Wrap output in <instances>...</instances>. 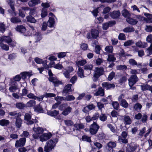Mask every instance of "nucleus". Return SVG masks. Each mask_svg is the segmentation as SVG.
<instances>
[{"instance_id": "obj_3", "label": "nucleus", "mask_w": 152, "mask_h": 152, "mask_svg": "<svg viewBox=\"0 0 152 152\" xmlns=\"http://www.w3.org/2000/svg\"><path fill=\"white\" fill-rule=\"evenodd\" d=\"M99 32L98 30L95 28H92L90 32L87 33L86 37L88 39H96L99 37Z\"/></svg>"}, {"instance_id": "obj_63", "label": "nucleus", "mask_w": 152, "mask_h": 152, "mask_svg": "<svg viewBox=\"0 0 152 152\" xmlns=\"http://www.w3.org/2000/svg\"><path fill=\"white\" fill-rule=\"evenodd\" d=\"M107 127L109 128L111 131L115 133L116 132L115 127L111 124H109L107 125Z\"/></svg>"}, {"instance_id": "obj_20", "label": "nucleus", "mask_w": 152, "mask_h": 152, "mask_svg": "<svg viewBox=\"0 0 152 152\" xmlns=\"http://www.w3.org/2000/svg\"><path fill=\"white\" fill-rule=\"evenodd\" d=\"M85 125L83 124L80 123L79 124H75L74 125L73 130L74 131L79 130L83 129Z\"/></svg>"}, {"instance_id": "obj_9", "label": "nucleus", "mask_w": 152, "mask_h": 152, "mask_svg": "<svg viewBox=\"0 0 152 152\" xmlns=\"http://www.w3.org/2000/svg\"><path fill=\"white\" fill-rule=\"evenodd\" d=\"M116 145L115 142L110 141L107 143L106 148L108 151V152H113V148H115Z\"/></svg>"}, {"instance_id": "obj_60", "label": "nucleus", "mask_w": 152, "mask_h": 152, "mask_svg": "<svg viewBox=\"0 0 152 152\" xmlns=\"http://www.w3.org/2000/svg\"><path fill=\"white\" fill-rule=\"evenodd\" d=\"M66 52H61L58 53V57L59 58H62L66 56Z\"/></svg>"}, {"instance_id": "obj_62", "label": "nucleus", "mask_w": 152, "mask_h": 152, "mask_svg": "<svg viewBox=\"0 0 152 152\" xmlns=\"http://www.w3.org/2000/svg\"><path fill=\"white\" fill-rule=\"evenodd\" d=\"M35 35L37 37V40L38 41H40L42 39V35L39 32H36Z\"/></svg>"}, {"instance_id": "obj_34", "label": "nucleus", "mask_w": 152, "mask_h": 152, "mask_svg": "<svg viewBox=\"0 0 152 152\" xmlns=\"http://www.w3.org/2000/svg\"><path fill=\"white\" fill-rule=\"evenodd\" d=\"M10 121L6 119H2L0 121V125L2 126H7L9 124Z\"/></svg>"}, {"instance_id": "obj_14", "label": "nucleus", "mask_w": 152, "mask_h": 152, "mask_svg": "<svg viewBox=\"0 0 152 152\" xmlns=\"http://www.w3.org/2000/svg\"><path fill=\"white\" fill-rule=\"evenodd\" d=\"M48 79L50 81L54 84L55 86H58L59 85L62 84V82L61 81L53 77H49Z\"/></svg>"}, {"instance_id": "obj_15", "label": "nucleus", "mask_w": 152, "mask_h": 152, "mask_svg": "<svg viewBox=\"0 0 152 152\" xmlns=\"http://www.w3.org/2000/svg\"><path fill=\"white\" fill-rule=\"evenodd\" d=\"M121 15V13L119 10L113 11L110 13V15L113 19H116L119 18Z\"/></svg>"}, {"instance_id": "obj_23", "label": "nucleus", "mask_w": 152, "mask_h": 152, "mask_svg": "<svg viewBox=\"0 0 152 152\" xmlns=\"http://www.w3.org/2000/svg\"><path fill=\"white\" fill-rule=\"evenodd\" d=\"M22 123V120L20 117L16 118L15 125L17 128H20L21 126Z\"/></svg>"}, {"instance_id": "obj_16", "label": "nucleus", "mask_w": 152, "mask_h": 152, "mask_svg": "<svg viewBox=\"0 0 152 152\" xmlns=\"http://www.w3.org/2000/svg\"><path fill=\"white\" fill-rule=\"evenodd\" d=\"M47 22L48 24V27L50 28L54 27L55 28V21L54 17H50L48 21Z\"/></svg>"}, {"instance_id": "obj_30", "label": "nucleus", "mask_w": 152, "mask_h": 152, "mask_svg": "<svg viewBox=\"0 0 152 152\" xmlns=\"http://www.w3.org/2000/svg\"><path fill=\"white\" fill-rule=\"evenodd\" d=\"M104 50L107 53H112L113 51V48L112 45H108L105 47Z\"/></svg>"}, {"instance_id": "obj_38", "label": "nucleus", "mask_w": 152, "mask_h": 152, "mask_svg": "<svg viewBox=\"0 0 152 152\" xmlns=\"http://www.w3.org/2000/svg\"><path fill=\"white\" fill-rule=\"evenodd\" d=\"M77 75L78 76L81 78H83L84 77V71L81 67H79L77 71Z\"/></svg>"}, {"instance_id": "obj_24", "label": "nucleus", "mask_w": 152, "mask_h": 152, "mask_svg": "<svg viewBox=\"0 0 152 152\" xmlns=\"http://www.w3.org/2000/svg\"><path fill=\"white\" fill-rule=\"evenodd\" d=\"M16 30L17 31L21 33H25L26 31L25 27L22 25H18L16 28Z\"/></svg>"}, {"instance_id": "obj_32", "label": "nucleus", "mask_w": 152, "mask_h": 152, "mask_svg": "<svg viewBox=\"0 0 152 152\" xmlns=\"http://www.w3.org/2000/svg\"><path fill=\"white\" fill-rule=\"evenodd\" d=\"M36 104L35 101L34 100H30L25 104L26 107H31L34 106Z\"/></svg>"}, {"instance_id": "obj_54", "label": "nucleus", "mask_w": 152, "mask_h": 152, "mask_svg": "<svg viewBox=\"0 0 152 152\" xmlns=\"http://www.w3.org/2000/svg\"><path fill=\"white\" fill-rule=\"evenodd\" d=\"M112 105L115 109L116 110H118V109L119 104L118 102H112Z\"/></svg>"}, {"instance_id": "obj_35", "label": "nucleus", "mask_w": 152, "mask_h": 152, "mask_svg": "<svg viewBox=\"0 0 152 152\" xmlns=\"http://www.w3.org/2000/svg\"><path fill=\"white\" fill-rule=\"evenodd\" d=\"M134 28L132 26L130 27L128 26L123 29V31L125 33H129L134 32Z\"/></svg>"}, {"instance_id": "obj_13", "label": "nucleus", "mask_w": 152, "mask_h": 152, "mask_svg": "<svg viewBox=\"0 0 152 152\" xmlns=\"http://www.w3.org/2000/svg\"><path fill=\"white\" fill-rule=\"evenodd\" d=\"M75 63L77 66H83L87 63V61L86 60L82 58L80 59H77Z\"/></svg>"}, {"instance_id": "obj_55", "label": "nucleus", "mask_w": 152, "mask_h": 152, "mask_svg": "<svg viewBox=\"0 0 152 152\" xmlns=\"http://www.w3.org/2000/svg\"><path fill=\"white\" fill-rule=\"evenodd\" d=\"M142 107V106L140 104L137 103L136 104L134 107V109L137 111L140 110Z\"/></svg>"}, {"instance_id": "obj_33", "label": "nucleus", "mask_w": 152, "mask_h": 152, "mask_svg": "<svg viewBox=\"0 0 152 152\" xmlns=\"http://www.w3.org/2000/svg\"><path fill=\"white\" fill-rule=\"evenodd\" d=\"M72 108L70 107H68L65 108L62 113V114L64 115H66L71 111Z\"/></svg>"}, {"instance_id": "obj_28", "label": "nucleus", "mask_w": 152, "mask_h": 152, "mask_svg": "<svg viewBox=\"0 0 152 152\" xmlns=\"http://www.w3.org/2000/svg\"><path fill=\"white\" fill-rule=\"evenodd\" d=\"M8 114L10 116H14L15 118L19 117L21 115V113L20 112H17L16 111L10 112L8 113Z\"/></svg>"}, {"instance_id": "obj_12", "label": "nucleus", "mask_w": 152, "mask_h": 152, "mask_svg": "<svg viewBox=\"0 0 152 152\" xmlns=\"http://www.w3.org/2000/svg\"><path fill=\"white\" fill-rule=\"evenodd\" d=\"M72 84H68L65 86L62 92L64 95H66L67 94H69L70 92L72 91Z\"/></svg>"}, {"instance_id": "obj_44", "label": "nucleus", "mask_w": 152, "mask_h": 152, "mask_svg": "<svg viewBox=\"0 0 152 152\" xmlns=\"http://www.w3.org/2000/svg\"><path fill=\"white\" fill-rule=\"evenodd\" d=\"M16 107L19 109H22L26 107L25 104L23 103H17L16 104Z\"/></svg>"}, {"instance_id": "obj_58", "label": "nucleus", "mask_w": 152, "mask_h": 152, "mask_svg": "<svg viewBox=\"0 0 152 152\" xmlns=\"http://www.w3.org/2000/svg\"><path fill=\"white\" fill-rule=\"evenodd\" d=\"M18 89V86L16 84L12 86L9 87V90L11 92L15 91Z\"/></svg>"}, {"instance_id": "obj_1", "label": "nucleus", "mask_w": 152, "mask_h": 152, "mask_svg": "<svg viewBox=\"0 0 152 152\" xmlns=\"http://www.w3.org/2000/svg\"><path fill=\"white\" fill-rule=\"evenodd\" d=\"M58 138H56L47 141L44 146V149L45 152H50L54 149L58 142Z\"/></svg>"}, {"instance_id": "obj_7", "label": "nucleus", "mask_w": 152, "mask_h": 152, "mask_svg": "<svg viewBox=\"0 0 152 152\" xmlns=\"http://www.w3.org/2000/svg\"><path fill=\"white\" fill-rule=\"evenodd\" d=\"M129 84L130 87H132L138 80L136 75H132L128 80Z\"/></svg>"}, {"instance_id": "obj_59", "label": "nucleus", "mask_w": 152, "mask_h": 152, "mask_svg": "<svg viewBox=\"0 0 152 152\" xmlns=\"http://www.w3.org/2000/svg\"><path fill=\"white\" fill-rule=\"evenodd\" d=\"M56 96V94L52 93H46L44 94V97L46 98L55 97Z\"/></svg>"}, {"instance_id": "obj_4", "label": "nucleus", "mask_w": 152, "mask_h": 152, "mask_svg": "<svg viewBox=\"0 0 152 152\" xmlns=\"http://www.w3.org/2000/svg\"><path fill=\"white\" fill-rule=\"evenodd\" d=\"M99 128V126L96 122H94L90 126V133L91 134H95L97 133Z\"/></svg>"}, {"instance_id": "obj_37", "label": "nucleus", "mask_w": 152, "mask_h": 152, "mask_svg": "<svg viewBox=\"0 0 152 152\" xmlns=\"http://www.w3.org/2000/svg\"><path fill=\"white\" fill-rule=\"evenodd\" d=\"M39 0H31L28 3L29 6L30 7L35 6L38 3Z\"/></svg>"}, {"instance_id": "obj_41", "label": "nucleus", "mask_w": 152, "mask_h": 152, "mask_svg": "<svg viewBox=\"0 0 152 152\" xmlns=\"http://www.w3.org/2000/svg\"><path fill=\"white\" fill-rule=\"evenodd\" d=\"M107 116L105 114L102 113L99 116V119L102 121L104 122L107 120Z\"/></svg>"}, {"instance_id": "obj_56", "label": "nucleus", "mask_w": 152, "mask_h": 152, "mask_svg": "<svg viewBox=\"0 0 152 152\" xmlns=\"http://www.w3.org/2000/svg\"><path fill=\"white\" fill-rule=\"evenodd\" d=\"M118 39L121 40H126V37L124 33H120L118 36Z\"/></svg>"}, {"instance_id": "obj_26", "label": "nucleus", "mask_w": 152, "mask_h": 152, "mask_svg": "<svg viewBox=\"0 0 152 152\" xmlns=\"http://www.w3.org/2000/svg\"><path fill=\"white\" fill-rule=\"evenodd\" d=\"M126 21L128 23L131 25H136L138 22L136 20L130 18H127Z\"/></svg>"}, {"instance_id": "obj_48", "label": "nucleus", "mask_w": 152, "mask_h": 152, "mask_svg": "<svg viewBox=\"0 0 152 152\" xmlns=\"http://www.w3.org/2000/svg\"><path fill=\"white\" fill-rule=\"evenodd\" d=\"M122 15L125 18H127L130 16V15L129 12L126 10L124 9L122 12Z\"/></svg>"}, {"instance_id": "obj_50", "label": "nucleus", "mask_w": 152, "mask_h": 152, "mask_svg": "<svg viewBox=\"0 0 152 152\" xmlns=\"http://www.w3.org/2000/svg\"><path fill=\"white\" fill-rule=\"evenodd\" d=\"M134 43V42L132 40H127L125 42L124 44V45L125 47L130 46Z\"/></svg>"}, {"instance_id": "obj_31", "label": "nucleus", "mask_w": 152, "mask_h": 152, "mask_svg": "<svg viewBox=\"0 0 152 152\" xmlns=\"http://www.w3.org/2000/svg\"><path fill=\"white\" fill-rule=\"evenodd\" d=\"M10 20L11 22L13 23H19L21 22V20L20 18L15 16L12 17L11 18Z\"/></svg>"}, {"instance_id": "obj_46", "label": "nucleus", "mask_w": 152, "mask_h": 152, "mask_svg": "<svg viewBox=\"0 0 152 152\" xmlns=\"http://www.w3.org/2000/svg\"><path fill=\"white\" fill-rule=\"evenodd\" d=\"M55 99L58 103L60 104L61 102L65 100V98L62 96H57L55 98Z\"/></svg>"}, {"instance_id": "obj_17", "label": "nucleus", "mask_w": 152, "mask_h": 152, "mask_svg": "<svg viewBox=\"0 0 152 152\" xmlns=\"http://www.w3.org/2000/svg\"><path fill=\"white\" fill-rule=\"evenodd\" d=\"M104 94V90L102 88L100 87L98 89L97 91L94 93V95L96 96H103Z\"/></svg>"}, {"instance_id": "obj_36", "label": "nucleus", "mask_w": 152, "mask_h": 152, "mask_svg": "<svg viewBox=\"0 0 152 152\" xmlns=\"http://www.w3.org/2000/svg\"><path fill=\"white\" fill-rule=\"evenodd\" d=\"M26 19L28 22L31 23H35L37 22L34 18L31 16H27L26 17Z\"/></svg>"}, {"instance_id": "obj_61", "label": "nucleus", "mask_w": 152, "mask_h": 152, "mask_svg": "<svg viewBox=\"0 0 152 152\" xmlns=\"http://www.w3.org/2000/svg\"><path fill=\"white\" fill-rule=\"evenodd\" d=\"M0 46L2 49L6 51H7L9 49V46L8 45L4 44L3 43L1 44Z\"/></svg>"}, {"instance_id": "obj_22", "label": "nucleus", "mask_w": 152, "mask_h": 152, "mask_svg": "<svg viewBox=\"0 0 152 152\" xmlns=\"http://www.w3.org/2000/svg\"><path fill=\"white\" fill-rule=\"evenodd\" d=\"M38 118L37 117H35V119H30L28 120H28H26V123L28 125H31L33 124L34 123H37L38 122Z\"/></svg>"}, {"instance_id": "obj_19", "label": "nucleus", "mask_w": 152, "mask_h": 152, "mask_svg": "<svg viewBox=\"0 0 152 152\" xmlns=\"http://www.w3.org/2000/svg\"><path fill=\"white\" fill-rule=\"evenodd\" d=\"M137 145L134 146L128 145L126 148V152H134L138 148Z\"/></svg>"}, {"instance_id": "obj_53", "label": "nucleus", "mask_w": 152, "mask_h": 152, "mask_svg": "<svg viewBox=\"0 0 152 152\" xmlns=\"http://www.w3.org/2000/svg\"><path fill=\"white\" fill-rule=\"evenodd\" d=\"M146 130L145 127H144L142 128L140 130V132L138 134V137H142L143 136V134L145 132Z\"/></svg>"}, {"instance_id": "obj_40", "label": "nucleus", "mask_w": 152, "mask_h": 152, "mask_svg": "<svg viewBox=\"0 0 152 152\" xmlns=\"http://www.w3.org/2000/svg\"><path fill=\"white\" fill-rule=\"evenodd\" d=\"M108 56L107 60L108 61L113 62L116 60V58L114 57L113 54H109L108 55Z\"/></svg>"}, {"instance_id": "obj_25", "label": "nucleus", "mask_w": 152, "mask_h": 152, "mask_svg": "<svg viewBox=\"0 0 152 152\" xmlns=\"http://www.w3.org/2000/svg\"><path fill=\"white\" fill-rule=\"evenodd\" d=\"M129 64L133 66H142V64L140 63H137V61L133 59H130L129 60Z\"/></svg>"}, {"instance_id": "obj_49", "label": "nucleus", "mask_w": 152, "mask_h": 152, "mask_svg": "<svg viewBox=\"0 0 152 152\" xmlns=\"http://www.w3.org/2000/svg\"><path fill=\"white\" fill-rule=\"evenodd\" d=\"M65 98V100L67 101H72L74 100L75 97L72 95H69L67 96Z\"/></svg>"}, {"instance_id": "obj_5", "label": "nucleus", "mask_w": 152, "mask_h": 152, "mask_svg": "<svg viewBox=\"0 0 152 152\" xmlns=\"http://www.w3.org/2000/svg\"><path fill=\"white\" fill-rule=\"evenodd\" d=\"M52 136V134L50 132L44 133L40 135L39 140L40 141L43 142L50 139Z\"/></svg>"}, {"instance_id": "obj_45", "label": "nucleus", "mask_w": 152, "mask_h": 152, "mask_svg": "<svg viewBox=\"0 0 152 152\" xmlns=\"http://www.w3.org/2000/svg\"><path fill=\"white\" fill-rule=\"evenodd\" d=\"M47 113L48 115L54 116L57 115L59 114V111H58L54 110L51 111H49Z\"/></svg>"}, {"instance_id": "obj_29", "label": "nucleus", "mask_w": 152, "mask_h": 152, "mask_svg": "<svg viewBox=\"0 0 152 152\" xmlns=\"http://www.w3.org/2000/svg\"><path fill=\"white\" fill-rule=\"evenodd\" d=\"M20 75H21V78L23 79H25L27 77H30L32 74L28 72H21Z\"/></svg>"}, {"instance_id": "obj_27", "label": "nucleus", "mask_w": 152, "mask_h": 152, "mask_svg": "<svg viewBox=\"0 0 152 152\" xmlns=\"http://www.w3.org/2000/svg\"><path fill=\"white\" fill-rule=\"evenodd\" d=\"M69 69L64 72L63 74L66 78H69V73L73 70L72 67H69Z\"/></svg>"}, {"instance_id": "obj_52", "label": "nucleus", "mask_w": 152, "mask_h": 152, "mask_svg": "<svg viewBox=\"0 0 152 152\" xmlns=\"http://www.w3.org/2000/svg\"><path fill=\"white\" fill-rule=\"evenodd\" d=\"M82 139L83 141H86L88 142H91L90 137L87 136L86 135H83L82 136Z\"/></svg>"}, {"instance_id": "obj_8", "label": "nucleus", "mask_w": 152, "mask_h": 152, "mask_svg": "<svg viewBox=\"0 0 152 152\" xmlns=\"http://www.w3.org/2000/svg\"><path fill=\"white\" fill-rule=\"evenodd\" d=\"M26 138H21L19 140L16 141L15 145L16 147L19 148L24 146L26 142Z\"/></svg>"}, {"instance_id": "obj_6", "label": "nucleus", "mask_w": 152, "mask_h": 152, "mask_svg": "<svg viewBox=\"0 0 152 152\" xmlns=\"http://www.w3.org/2000/svg\"><path fill=\"white\" fill-rule=\"evenodd\" d=\"M94 72V76L99 77L104 73V69L103 67H96Z\"/></svg>"}, {"instance_id": "obj_39", "label": "nucleus", "mask_w": 152, "mask_h": 152, "mask_svg": "<svg viewBox=\"0 0 152 152\" xmlns=\"http://www.w3.org/2000/svg\"><path fill=\"white\" fill-rule=\"evenodd\" d=\"M120 103V105L124 108H127L128 106V104L125 99L121 100Z\"/></svg>"}, {"instance_id": "obj_18", "label": "nucleus", "mask_w": 152, "mask_h": 152, "mask_svg": "<svg viewBox=\"0 0 152 152\" xmlns=\"http://www.w3.org/2000/svg\"><path fill=\"white\" fill-rule=\"evenodd\" d=\"M57 58L54 56H50L49 57L48 59L50 61V62L48 64H47V66H54L55 65V62L54 61L57 60Z\"/></svg>"}, {"instance_id": "obj_2", "label": "nucleus", "mask_w": 152, "mask_h": 152, "mask_svg": "<svg viewBox=\"0 0 152 152\" xmlns=\"http://www.w3.org/2000/svg\"><path fill=\"white\" fill-rule=\"evenodd\" d=\"M34 132L32 134V137L34 139L38 140L39 139L40 134L44 132L43 129L41 127L34 126L33 128Z\"/></svg>"}, {"instance_id": "obj_47", "label": "nucleus", "mask_w": 152, "mask_h": 152, "mask_svg": "<svg viewBox=\"0 0 152 152\" xmlns=\"http://www.w3.org/2000/svg\"><path fill=\"white\" fill-rule=\"evenodd\" d=\"M118 140L120 143L126 144L128 142L126 138H124L121 136H118Z\"/></svg>"}, {"instance_id": "obj_43", "label": "nucleus", "mask_w": 152, "mask_h": 152, "mask_svg": "<svg viewBox=\"0 0 152 152\" xmlns=\"http://www.w3.org/2000/svg\"><path fill=\"white\" fill-rule=\"evenodd\" d=\"M3 41H5L8 44H9L10 42L12 41V39L9 36H4L3 37Z\"/></svg>"}, {"instance_id": "obj_57", "label": "nucleus", "mask_w": 152, "mask_h": 152, "mask_svg": "<svg viewBox=\"0 0 152 152\" xmlns=\"http://www.w3.org/2000/svg\"><path fill=\"white\" fill-rule=\"evenodd\" d=\"M80 48L83 50H86L88 48L87 44L84 43H82L80 45Z\"/></svg>"}, {"instance_id": "obj_10", "label": "nucleus", "mask_w": 152, "mask_h": 152, "mask_svg": "<svg viewBox=\"0 0 152 152\" xmlns=\"http://www.w3.org/2000/svg\"><path fill=\"white\" fill-rule=\"evenodd\" d=\"M34 60L37 64H42L43 66H47V63L48 62L46 60H43L42 59L37 57L34 58Z\"/></svg>"}, {"instance_id": "obj_51", "label": "nucleus", "mask_w": 152, "mask_h": 152, "mask_svg": "<svg viewBox=\"0 0 152 152\" xmlns=\"http://www.w3.org/2000/svg\"><path fill=\"white\" fill-rule=\"evenodd\" d=\"M65 124L68 126H72L74 124L73 122L70 120H66L64 121Z\"/></svg>"}, {"instance_id": "obj_21", "label": "nucleus", "mask_w": 152, "mask_h": 152, "mask_svg": "<svg viewBox=\"0 0 152 152\" xmlns=\"http://www.w3.org/2000/svg\"><path fill=\"white\" fill-rule=\"evenodd\" d=\"M124 124L125 125H130L132 124V119L128 115H125L124 116Z\"/></svg>"}, {"instance_id": "obj_64", "label": "nucleus", "mask_w": 152, "mask_h": 152, "mask_svg": "<svg viewBox=\"0 0 152 152\" xmlns=\"http://www.w3.org/2000/svg\"><path fill=\"white\" fill-rule=\"evenodd\" d=\"M111 10L110 8L109 7H107L104 8L103 11L102 13L104 14L108 13Z\"/></svg>"}, {"instance_id": "obj_11", "label": "nucleus", "mask_w": 152, "mask_h": 152, "mask_svg": "<svg viewBox=\"0 0 152 152\" xmlns=\"http://www.w3.org/2000/svg\"><path fill=\"white\" fill-rule=\"evenodd\" d=\"M102 86L106 90L111 89L115 87V85L113 83H110L107 82H104L102 84Z\"/></svg>"}, {"instance_id": "obj_42", "label": "nucleus", "mask_w": 152, "mask_h": 152, "mask_svg": "<svg viewBox=\"0 0 152 152\" xmlns=\"http://www.w3.org/2000/svg\"><path fill=\"white\" fill-rule=\"evenodd\" d=\"M151 86L148 85L147 84H143L140 86L141 88V90L143 91L148 90L150 91Z\"/></svg>"}]
</instances>
